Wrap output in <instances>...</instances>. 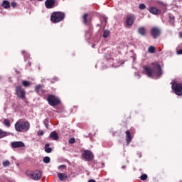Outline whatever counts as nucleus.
Returning a JSON list of instances; mask_svg holds the SVG:
<instances>
[{
	"label": "nucleus",
	"instance_id": "72a5a7b5",
	"mask_svg": "<svg viewBox=\"0 0 182 182\" xmlns=\"http://www.w3.org/2000/svg\"><path fill=\"white\" fill-rule=\"evenodd\" d=\"M62 168H66V165H60L58 166V170H62Z\"/></svg>",
	"mask_w": 182,
	"mask_h": 182
},
{
	"label": "nucleus",
	"instance_id": "2eb2a0df",
	"mask_svg": "<svg viewBox=\"0 0 182 182\" xmlns=\"http://www.w3.org/2000/svg\"><path fill=\"white\" fill-rule=\"evenodd\" d=\"M50 139L52 140H59V136L58 135V133L55 132V131H53L50 134Z\"/></svg>",
	"mask_w": 182,
	"mask_h": 182
},
{
	"label": "nucleus",
	"instance_id": "ddd939ff",
	"mask_svg": "<svg viewBox=\"0 0 182 182\" xmlns=\"http://www.w3.org/2000/svg\"><path fill=\"white\" fill-rule=\"evenodd\" d=\"M149 12L153 14V15H160L161 14V10L157 9L156 7H150Z\"/></svg>",
	"mask_w": 182,
	"mask_h": 182
},
{
	"label": "nucleus",
	"instance_id": "5701e85b",
	"mask_svg": "<svg viewBox=\"0 0 182 182\" xmlns=\"http://www.w3.org/2000/svg\"><path fill=\"white\" fill-rule=\"evenodd\" d=\"M148 52L149 53H154L156 52V48L153 46H149L148 48Z\"/></svg>",
	"mask_w": 182,
	"mask_h": 182
},
{
	"label": "nucleus",
	"instance_id": "ea45409f",
	"mask_svg": "<svg viewBox=\"0 0 182 182\" xmlns=\"http://www.w3.org/2000/svg\"><path fill=\"white\" fill-rule=\"evenodd\" d=\"M88 182H96V181H95L94 179H90L88 181Z\"/></svg>",
	"mask_w": 182,
	"mask_h": 182
},
{
	"label": "nucleus",
	"instance_id": "a878e982",
	"mask_svg": "<svg viewBox=\"0 0 182 182\" xmlns=\"http://www.w3.org/2000/svg\"><path fill=\"white\" fill-rule=\"evenodd\" d=\"M174 19H175L174 16H171V14H169V23H171V25H173V23H174Z\"/></svg>",
	"mask_w": 182,
	"mask_h": 182
},
{
	"label": "nucleus",
	"instance_id": "6ab92c4d",
	"mask_svg": "<svg viewBox=\"0 0 182 182\" xmlns=\"http://www.w3.org/2000/svg\"><path fill=\"white\" fill-rule=\"evenodd\" d=\"M49 144H46L45 145V151L46 153H52V148L49 147Z\"/></svg>",
	"mask_w": 182,
	"mask_h": 182
},
{
	"label": "nucleus",
	"instance_id": "a19ab883",
	"mask_svg": "<svg viewBox=\"0 0 182 182\" xmlns=\"http://www.w3.org/2000/svg\"><path fill=\"white\" fill-rule=\"evenodd\" d=\"M179 37L182 38V32H179Z\"/></svg>",
	"mask_w": 182,
	"mask_h": 182
},
{
	"label": "nucleus",
	"instance_id": "f3484780",
	"mask_svg": "<svg viewBox=\"0 0 182 182\" xmlns=\"http://www.w3.org/2000/svg\"><path fill=\"white\" fill-rule=\"evenodd\" d=\"M58 177L60 181H63V180H66V178H68V174L59 173H58Z\"/></svg>",
	"mask_w": 182,
	"mask_h": 182
},
{
	"label": "nucleus",
	"instance_id": "f257e3e1",
	"mask_svg": "<svg viewBox=\"0 0 182 182\" xmlns=\"http://www.w3.org/2000/svg\"><path fill=\"white\" fill-rule=\"evenodd\" d=\"M154 68H149L148 66H145L144 68L145 70V73L148 77H151L153 75H155L157 77H160L161 75H163V71L161 70V66L159 63H153Z\"/></svg>",
	"mask_w": 182,
	"mask_h": 182
},
{
	"label": "nucleus",
	"instance_id": "4468645a",
	"mask_svg": "<svg viewBox=\"0 0 182 182\" xmlns=\"http://www.w3.org/2000/svg\"><path fill=\"white\" fill-rule=\"evenodd\" d=\"M126 134V140H127V144H130V141H132V134L130 133V131H127L125 132Z\"/></svg>",
	"mask_w": 182,
	"mask_h": 182
},
{
	"label": "nucleus",
	"instance_id": "20e7f679",
	"mask_svg": "<svg viewBox=\"0 0 182 182\" xmlns=\"http://www.w3.org/2000/svg\"><path fill=\"white\" fill-rule=\"evenodd\" d=\"M47 102L50 106H52L53 107H55V106H58V105H60V100L59 97L53 95H49L47 98Z\"/></svg>",
	"mask_w": 182,
	"mask_h": 182
},
{
	"label": "nucleus",
	"instance_id": "f03ea898",
	"mask_svg": "<svg viewBox=\"0 0 182 182\" xmlns=\"http://www.w3.org/2000/svg\"><path fill=\"white\" fill-rule=\"evenodd\" d=\"M31 124L29 122H23L22 120L18 121L15 124V129L16 132H20L21 133H26L29 130Z\"/></svg>",
	"mask_w": 182,
	"mask_h": 182
},
{
	"label": "nucleus",
	"instance_id": "9b49d317",
	"mask_svg": "<svg viewBox=\"0 0 182 182\" xmlns=\"http://www.w3.org/2000/svg\"><path fill=\"white\" fill-rule=\"evenodd\" d=\"M31 176L33 180H39L41 177H42V171H35L34 172L32 173Z\"/></svg>",
	"mask_w": 182,
	"mask_h": 182
},
{
	"label": "nucleus",
	"instance_id": "1a4fd4ad",
	"mask_svg": "<svg viewBox=\"0 0 182 182\" xmlns=\"http://www.w3.org/2000/svg\"><path fill=\"white\" fill-rule=\"evenodd\" d=\"M82 157L87 160V161H92L93 160V154L89 150L84 151Z\"/></svg>",
	"mask_w": 182,
	"mask_h": 182
},
{
	"label": "nucleus",
	"instance_id": "aec40b11",
	"mask_svg": "<svg viewBox=\"0 0 182 182\" xmlns=\"http://www.w3.org/2000/svg\"><path fill=\"white\" fill-rule=\"evenodd\" d=\"M6 136H8V132H4L2 129H0V139L6 137Z\"/></svg>",
	"mask_w": 182,
	"mask_h": 182
},
{
	"label": "nucleus",
	"instance_id": "c85d7f7f",
	"mask_svg": "<svg viewBox=\"0 0 182 182\" xmlns=\"http://www.w3.org/2000/svg\"><path fill=\"white\" fill-rule=\"evenodd\" d=\"M9 164H11V162H9V161H5L3 162L4 167H8V166H9Z\"/></svg>",
	"mask_w": 182,
	"mask_h": 182
},
{
	"label": "nucleus",
	"instance_id": "0eeeda50",
	"mask_svg": "<svg viewBox=\"0 0 182 182\" xmlns=\"http://www.w3.org/2000/svg\"><path fill=\"white\" fill-rule=\"evenodd\" d=\"M45 5L47 9H52V8L58 6V3L56 0H46L45 2Z\"/></svg>",
	"mask_w": 182,
	"mask_h": 182
},
{
	"label": "nucleus",
	"instance_id": "4c0bfd02",
	"mask_svg": "<svg viewBox=\"0 0 182 182\" xmlns=\"http://www.w3.org/2000/svg\"><path fill=\"white\" fill-rule=\"evenodd\" d=\"M178 55H182V49L177 51Z\"/></svg>",
	"mask_w": 182,
	"mask_h": 182
},
{
	"label": "nucleus",
	"instance_id": "79ce46f5",
	"mask_svg": "<svg viewBox=\"0 0 182 182\" xmlns=\"http://www.w3.org/2000/svg\"><path fill=\"white\" fill-rule=\"evenodd\" d=\"M22 53H25V51H22Z\"/></svg>",
	"mask_w": 182,
	"mask_h": 182
},
{
	"label": "nucleus",
	"instance_id": "b1692460",
	"mask_svg": "<svg viewBox=\"0 0 182 182\" xmlns=\"http://www.w3.org/2000/svg\"><path fill=\"white\" fill-rule=\"evenodd\" d=\"M22 85L24 86V87H29L31 86V82L28 80H23Z\"/></svg>",
	"mask_w": 182,
	"mask_h": 182
},
{
	"label": "nucleus",
	"instance_id": "58836bf2",
	"mask_svg": "<svg viewBox=\"0 0 182 182\" xmlns=\"http://www.w3.org/2000/svg\"><path fill=\"white\" fill-rule=\"evenodd\" d=\"M135 76H136L137 79H140V75L135 73Z\"/></svg>",
	"mask_w": 182,
	"mask_h": 182
},
{
	"label": "nucleus",
	"instance_id": "c9c22d12",
	"mask_svg": "<svg viewBox=\"0 0 182 182\" xmlns=\"http://www.w3.org/2000/svg\"><path fill=\"white\" fill-rule=\"evenodd\" d=\"M12 8H16V2H11V4Z\"/></svg>",
	"mask_w": 182,
	"mask_h": 182
},
{
	"label": "nucleus",
	"instance_id": "393cba45",
	"mask_svg": "<svg viewBox=\"0 0 182 182\" xmlns=\"http://www.w3.org/2000/svg\"><path fill=\"white\" fill-rule=\"evenodd\" d=\"M43 163H46V164H49L50 163V158L49 156H46L43 159Z\"/></svg>",
	"mask_w": 182,
	"mask_h": 182
},
{
	"label": "nucleus",
	"instance_id": "f8f14e48",
	"mask_svg": "<svg viewBox=\"0 0 182 182\" xmlns=\"http://www.w3.org/2000/svg\"><path fill=\"white\" fill-rule=\"evenodd\" d=\"M12 149H19V147H25V143L23 141H13L11 142Z\"/></svg>",
	"mask_w": 182,
	"mask_h": 182
},
{
	"label": "nucleus",
	"instance_id": "39448f33",
	"mask_svg": "<svg viewBox=\"0 0 182 182\" xmlns=\"http://www.w3.org/2000/svg\"><path fill=\"white\" fill-rule=\"evenodd\" d=\"M15 92V95L18 97V99H21L22 100L26 99V91L25 89L22 88V86H16Z\"/></svg>",
	"mask_w": 182,
	"mask_h": 182
},
{
	"label": "nucleus",
	"instance_id": "7ed1b4c3",
	"mask_svg": "<svg viewBox=\"0 0 182 182\" xmlns=\"http://www.w3.org/2000/svg\"><path fill=\"white\" fill-rule=\"evenodd\" d=\"M65 13L62 11H54L50 16V21L53 23H58L62 22L65 19Z\"/></svg>",
	"mask_w": 182,
	"mask_h": 182
},
{
	"label": "nucleus",
	"instance_id": "a211bd4d",
	"mask_svg": "<svg viewBox=\"0 0 182 182\" xmlns=\"http://www.w3.org/2000/svg\"><path fill=\"white\" fill-rule=\"evenodd\" d=\"M2 6L5 8V9H9V8H11V4L8 0H4Z\"/></svg>",
	"mask_w": 182,
	"mask_h": 182
},
{
	"label": "nucleus",
	"instance_id": "4be33fe9",
	"mask_svg": "<svg viewBox=\"0 0 182 182\" xmlns=\"http://www.w3.org/2000/svg\"><path fill=\"white\" fill-rule=\"evenodd\" d=\"M3 123L6 126V127H11V121H9V119H5Z\"/></svg>",
	"mask_w": 182,
	"mask_h": 182
},
{
	"label": "nucleus",
	"instance_id": "9d476101",
	"mask_svg": "<svg viewBox=\"0 0 182 182\" xmlns=\"http://www.w3.org/2000/svg\"><path fill=\"white\" fill-rule=\"evenodd\" d=\"M136 20V18L134 17V15L131 14L127 16L126 23L127 26H133V23H134V21Z\"/></svg>",
	"mask_w": 182,
	"mask_h": 182
},
{
	"label": "nucleus",
	"instance_id": "2f4dec72",
	"mask_svg": "<svg viewBox=\"0 0 182 182\" xmlns=\"http://www.w3.org/2000/svg\"><path fill=\"white\" fill-rule=\"evenodd\" d=\"M140 178H141V180H147V175L144 174V175L141 176Z\"/></svg>",
	"mask_w": 182,
	"mask_h": 182
},
{
	"label": "nucleus",
	"instance_id": "f704fd0d",
	"mask_svg": "<svg viewBox=\"0 0 182 182\" xmlns=\"http://www.w3.org/2000/svg\"><path fill=\"white\" fill-rule=\"evenodd\" d=\"M45 134V132L43 131H38V136H43Z\"/></svg>",
	"mask_w": 182,
	"mask_h": 182
},
{
	"label": "nucleus",
	"instance_id": "7c9ffc66",
	"mask_svg": "<svg viewBox=\"0 0 182 182\" xmlns=\"http://www.w3.org/2000/svg\"><path fill=\"white\" fill-rule=\"evenodd\" d=\"M75 138H71L69 139L68 143L70 144H73V143H75Z\"/></svg>",
	"mask_w": 182,
	"mask_h": 182
},
{
	"label": "nucleus",
	"instance_id": "412c9836",
	"mask_svg": "<svg viewBox=\"0 0 182 182\" xmlns=\"http://www.w3.org/2000/svg\"><path fill=\"white\" fill-rule=\"evenodd\" d=\"M109 35H110V31L109 30H103V38H109Z\"/></svg>",
	"mask_w": 182,
	"mask_h": 182
},
{
	"label": "nucleus",
	"instance_id": "e433bc0d",
	"mask_svg": "<svg viewBox=\"0 0 182 182\" xmlns=\"http://www.w3.org/2000/svg\"><path fill=\"white\" fill-rule=\"evenodd\" d=\"M103 20L105 21V23H107V17L106 16H102Z\"/></svg>",
	"mask_w": 182,
	"mask_h": 182
},
{
	"label": "nucleus",
	"instance_id": "dca6fc26",
	"mask_svg": "<svg viewBox=\"0 0 182 182\" xmlns=\"http://www.w3.org/2000/svg\"><path fill=\"white\" fill-rule=\"evenodd\" d=\"M138 33L141 36H146V28L144 27H139L137 29Z\"/></svg>",
	"mask_w": 182,
	"mask_h": 182
},
{
	"label": "nucleus",
	"instance_id": "473e14b6",
	"mask_svg": "<svg viewBox=\"0 0 182 182\" xmlns=\"http://www.w3.org/2000/svg\"><path fill=\"white\" fill-rule=\"evenodd\" d=\"M43 123H44V124H45L46 129H48V124L49 123V119H45V120L43 121Z\"/></svg>",
	"mask_w": 182,
	"mask_h": 182
},
{
	"label": "nucleus",
	"instance_id": "6e6552de",
	"mask_svg": "<svg viewBox=\"0 0 182 182\" xmlns=\"http://www.w3.org/2000/svg\"><path fill=\"white\" fill-rule=\"evenodd\" d=\"M161 34V31L157 27H154L151 30V35L153 36L154 39H157L159 36Z\"/></svg>",
	"mask_w": 182,
	"mask_h": 182
},
{
	"label": "nucleus",
	"instance_id": "423d86ee",
	"mask_svg": "<svg viewBox=\"0 0 182 182\" xmlns=\"http://www.w3.org/2000/svg\"><path fill=\"white\" fill-rule=\"evenodd\" d=\"M172 90H173L174 93L177 95V96H182V84L177 83L176 82H172L171 85Z\"/></svg>",
	"mask_w": 182,
	"mask_h": 182
},
{
	"label": "nucleus",
	"instance_id": "cd10ccee",
	"mask_svg": "<svg viewBox=\"0 0 182 182\" xmlns=\"http://www.w3.org/2000/svg\"><path fill=\"white\" fill-rule=\"evenodd\" d=\"M87 16H88V14H85L83 15V21H84V23H87Z\"/></svg>",
	"mask_w": 182,
	"mask_h": 182
},
{
	"label": "nucleus",
	"instance_id": "37998d69",
	"mask_svg": "<svg viewBox=\"0 0 182 182\" xmlns=\"http://www.w3.org/2000/svg\"><path fill=\"white\" fill-rule=\"evenodd\" d=\"M38 1H43V0H38Z\"/></svg>",
	"mask_w": 182,
	"mask_h": 182
},
{
	"label": "nucleus",
	"instance_id": "c756f323",
	"mask_svg": "<svg viewBox=\"0 0 182 182\" xmlns=\"http://www.w3.org/2000/svg\"><path fill=\"white\" fill-rule=\"evenodd\" d=\"M139 9H141V10H144V9L146 8V4H139Z\"/></svg>",
	"mask_w": 182,
	"mask_h": 182
},
{
	"label": "nucleus",
	"instance_id": "bb28decb",
	"mask_svg": "<svg viewBox=\"0 0 182 182\" xmlns=\"http://www.w3.org/2000/svg\"><path fill=\"white\" fill-rule=\"evenodd\" d=\"M41 89H42V85H38L35 87V92H36V93H39Z\"/></svg>",
	"mask_w": 182,
	"mask_h": 182
}]
</instances>
